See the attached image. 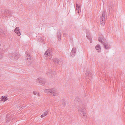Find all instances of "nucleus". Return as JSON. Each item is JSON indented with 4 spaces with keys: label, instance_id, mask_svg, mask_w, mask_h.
<instances>
[{
    "label": "nucleus",
    "instance_id": "nucleus-10",
    "mask_svg": "<svg viewBox=\"0 0 125 125\" xmlns=\"http://www.w3.org/2000/svg\"><path fill=\"white\" fill-rule=\"evenodd\" d=\"M14 31L18 36H20V31L18 27H17L15 28Z\"/></svg>",
    "mask_w": 125,
    "mask_h": 125
},
{
    "label": "nucleus",
    "instance_id": "nucleus-7",
    "mask_svg": "<svg viewBox=\"0 0 125 125\" xmlns=\"http://www.w3.org/2000/svg\"><path fill=\"white\" fill-rule=\"evenodd\" d=\"M37 83H39L42 85H44L45 83V80L42 78H38L36 80Z\"/></svg>",
    "mask_w": 125,
    "mask_h": 125
},
{
    "label": "nucleus",
    "instance_id": "nucleus-12",
    "mask_svg": "<svg viewBox=\"0 0 125 125\" xmlns=\"http://www.w3.org/2000/svg\"><path fill=\"white\" fill-rule=\"evenodd\" d=\"M15 59H18L19 57V54L18 53H15L12 54Z\"/></svg>",
    "mask_w": 125,
    "mask_h": 125
},
{
    "label": "nucleus",
    "instance_id": "nucleus-20",
    "mask_svg": "<svg viewBox=\"0 0 125 125\" xmlns=\"http://www.w3.org/2000/svg\"><path fill=\"white\" fill-rule=\"evenodd\" d=\"M95 49L97 50H99L101 49L100 45H97L95 47Z\"/></svg>",
    "mask_w": 125,
    "mask_h": 125
},
{
    "label": "nucleus",
    "instance_id": "nucleus-22",
    "mask_svg": "<svg viewBox=\"0 0 125 125\" xmlns=\"http://www.w3.org/2000/svg\"><path fill=\"white\" fill-rule=\"evenodd\" d=\"M39 40H40L41 41H44V39L43 38L40 37L39 39Z\"/></svg>",
    "mask_w": 125,
    "mask_h": 125
},
{
    "label": "nucleus",
    "instance_id": "nucleus-21",
    "mask_svg": "<svg viewBox=\"0 0 125 125\" xmlns=\"http://www.w3.org/2000/svg\"><path fill=\"white\" fill-rule=\"evenodd\" d=\"M3 56V53L0 52V59L2 58Z\"/></svg>",
    "mask_w": 125,
    "mask_h": 125
},
{
    "label": "nucleus",
    "instance_id": "nucleus-14",
    "mask_svg": "<svg viewBox=\"0 0 125 125\" xmlns=\"http://www.w3.org/2000/svg\"><path fill=\"white\" fill-rule=\"evenodd\" d=\"M53 61L54 64H58L59 63L60 61L57 59H54L53 60Z\"/></svg>",
    "mask_w": 125,
    "mask_h": 125
},
{
    "label": "nucleus",
    "instance_id": "nucleus-25",
    "mask_svg": "<svg viewBox=\"0 0 125 125\" xmlns=\"http://www.w3.org/2000/svg\"><path fill=\"white\" fill-rule=\"evenodd\" d=\"M8 13L9 14H10V15H11V13L10 12H9V11L8 12Z\"/></svg>",
    "mask_w": 125,
    "mask_h": 125
},
{
    "label": "nucleus",
    "instance_id": "nucleus-17",
    "mask_svg": "<svg viewBox=\"0 0 125 125\" xmlns=\"http://www.w3.org/2000/svg\"><path fill=\"white\" fill-rule=\"evenodd\" d=\"M86 37L89 40H91L92 38L91 35L90 34L87 33Z\"/></svg>",
    "mask_w": 125,
    "mask_h": 125
},
{
    "label": "nucleus",
    "instance_id": "nucleus-1",
    "mask_svg": "<svg viewBox=\"0 0 125 125\" xmlns=\"http://www.w3.org/2000/svg\"><path fill=\"white\" fill-rule=\"evenodd\" d=\"M74 102L76 106L78 108V111L81 114H83V116L86 117V109L84 105L82 103L80 100V99L78 97H76L74 100Z\"/></svg>",
    "mask_w": 125,
    "mask_h": 125
},
{
    "label": "nucleus",
    "instance_id": "nucleus-15",
    "mask_svg": "<svg viewBox=\"0 0 125 125\" xmlns=\"http://www.w3.org/2000/svg\"><path fill=\"white\" fill-rule=\"evenodd\" d=\"M49 111L48 110H47L46 112H44V114L42 115L41 116V118H43L47 115Z\"/></svg>",
    "mask_w": 125,
    "mask_h": 125
},
{
    "label": "nucleus",
    "instance_id": "nucleus-30",
    "mask_svg": "<svg viewBox=\"0 0 125 125\" xmlns=\"http://www.w3.org/2000/svg\"><path fill=\"white\" fill-rule=\"evenodd\" d=\"M1 46V44H0V46Z\"/></svg>",
    "mask_w": 125,
    "mask_h": 125
},
{
    "label": "nucleus",
    "instance_id": "nucleus-26",
    "mask_svg": "<svg viewBox=\"0 0 125 125\" xmlns=\"http://www.w3.org/2000/svg\"><path fill=\"white\" fill-rule=\"evenodd\" d=\"M90 43H92V40H90Z\"/></svg>",
    "mask_w": 125,
    "mask_h": 125
},
{
    "label": "nucleus",
    "instance_id": "nucleus-8",
    "mask_svg": "<svg viewBox=\"0 0 125 125\" xmlns=\"http://www.w3.org/2000/svg\"><path fill=\"white\" fill-rule=\"evenodd\" d=\"M85 75L87 78L88 79L90 80L92 77V74L91 72L89 70H87L86 71Z\"/></svg>",
    "mask_w": 125,
    "mask_h": 125
},
{
    "label": "nucleus",
    "instance_id": "nucleus-2",
    "mask_svg": "<svg viewBox=\"0 0 125 125\" xmlns=\"http://www.w3.org/2000/svg\"><path fill=\"white\" fill-rule=\"evenodd\" d=\"M44 92L54 96H57L59 95L58 91L55 88H53L46 89L44 90Z\"/></svg>",
    "mask_w": 125,
    "mask_h": 125
},
{
    "label": "nucleus",
    "instance_id": "nucleus-5",
    "mask_svg": "<svg viewBox=\"0 0 125 125\" xmlns=\"http://www.w3.org/2000/svg\"><path fill=\"white\" fill-rule=\"evenodd\" d=\"M56 72L52 69H49L46 73V75L49 77H53L55 75Z\"/></svg>",
    "mask_w": 125,
    "mask_h": 125
},
{
    "label": "nucleus",
    "instance_id": "nucleus-16",
    "mask_svg": "<svg viewBox=\"0 0 125 125\" xmlns=\"http://www.w3.org/2000/svg\"><path fill=\"white\" fill-rule=\"evenodd\" d=\"M7 100V97L5 96H2L1 99V101H5Z\"/></svg>",
    "mask_w": 125,
    "mask_h": 125
},
{
    "label": "nucleus",
    "instance_id": "nucleus-23",
    "mask_svg": "<svg viewBox=\"0 0 125 125\" xmlns=\"http://www.w3.org/2000/svg\"><path fill=\"white\" fill-rule=\"evenodd\" d=\"M33 93L34 95H36L37 94V92L36 91H34L33 92Z\"/></svg>",
    "mask_w": 125,
    "mask_h": 125
},
{
    "label": "nucleus",
    "instance_id": "nucleus-18",
    "mask_svg": "<svg viewBox=\"0 0 125 125\" xmlns=\"http://www.w3.org/2000/svg\"><path fill=\"white\" fill-rule=\"evenodd\" d=\"M61 34L59 33H58L57 34V38L59 40H60L61 39Z\"/></svg>",
    "mask_w": 125,
    "mask_h": 125
},
{
    "label": "nucleus",
    "instance_id": "nucleus-24",
    "mask_svg": "<svg viewBox=\"0 0 125 125\" xmlns=\"http://www.w3.org/2000/svg\"><path fill=\"white\" fill-rule=\"evenodd\" d=\"M79 6H80L79 5L78 6V4H76V8L78 7H79Z\"/></svg>",
    "mask_w": 125,
    "mask_h": 125
},
{
    "label": "nucleus",
    "instance_id": "nucleus-11",
    "mask_svg": "<svg viewBox=\"0 0 125 125\" xmlns=\"http://www.w3.org/2000/svg\"><path fill=\"white\" fill-rule=\"evenodd\" d=\"M76 52V48H72L71 52L70 55L73 57L74 56Z\"/></svg>",
    "mask_w": 125,
    "mask_h": 125
},
{
    "label": "nucleus",
    "instance_id": "nucleus-27",
    "mask_svg": "<svg viewBox=\"0 0 125 125\" xmlns=\"http://www.w3.org/2000/svg\"><path fill=\"white\" fill-rule=\"evenodd\" d=\"M38 96H40V94H38Z\"/></svg>",
    "mask_w": 125,
    "mask_h": 125
},
{
    "label": "nucleus",
    "instance_id": "nucleus-4",
    "mask_svg": "<svg viewBox=\"0 0 125 125\" xmlns=\"http://www.w3.org/2000/svg\"><path fill=\"white\" fill-rule=\"evenodd\" d=\"M105 14V12L103 11L102 12V16L100 18V24L104 26V25L105 19L106 18Z\"/></svg>",
    "mask_w": 125,
    "mask_h": 125
},
{
    "label": "nucleus",
    "instance_id": "nucleus-19",
    "mask_svg": "<svg viewBox=\"0 0 125 125\" xmlns=\"http://www.w3.org/2000/svg\"><path fill=\"white\" fill-rule=\"evenodd\" d=\"M76 9L77 12L78 13H79L80 12V6H79L77 8H76Z\"/></svg>",
    "mask_w": 125,
    "mask_h": 125
},
{
    "label": "nucleus",
    "instance_id": "nucleus-6",
    "mask_svg": "<svg viewBox=\"0 0 125 125\" xmlns=\"http://www.w3.org/2000/svg\"><path fill=\"white\" fill-rule=\"evenodd\" d=\"M51 53L49 49H48L44 54V58L45 59H51L52 57Z\"/></svg>",
    "mask_w": 125,
    "mask_h": 125
},
{
    "label": "nucleus",
    "instance_id": "nucleus-28",
    "mask_svg": "<svg viewBox=\"0 0 125 125\" xmlns=\"http://www.w3.org/2000/svg\"><path fill=\"white\" fill-rule=\"evenodd\" d=\"M22 109H23L24 108V106L22 107Z\"/></svg>",
    "mask_w": 125,
    "mask_h": 125
},
{
    "label": "nucleus",
    "instance_id": "nucleus-3",
    "mask_svg": "<svg viewBox=\"0 0 125 125\" xmlns=\"http://www.w3.org/2000/svg\"><path fill=\"white\" fill-rule=\"evenodd\" d=\"M104 39L102 35L100 36L98 38V40L101 43L103 44L105 48L106 49H109L110 48V45L107 43H103L102 41V40H104Z\"/></svg>",
    "mask_w": 125,
    "mask_h": 125
},
{
    "label": "nucleus",
    "instance_id": "nucleus-13",
    "mask_svg": "<svg viewBox=\"0 0 125 125\" xmlns=\"http://www.w3.org/2000/svg\"><path fill=\"white\" fill-rule=\"evenodd\" d=\"M113 7L112 6H109V14H111L113 11Z\"/></svg>",
    "mask_w": 125,
    "mask_h": 125
},
{
    "label": "nucleus",
    "instance_id": "nucleus-9",
    "mask_svg": "<svg viewBox=\"0 0 125 125\" xmlns=\"http://www.w3.org/2000/svg\"><path fill=\"white\" fill-rule=\"evenodd\" d=\"M27 55L26 57V62L28 65H30L31 64V61L30 59V55L29 54H26Z\"/></svg>",
    "mask_w": 125,
    "mask_h": 125
},
{
    "label": "nucleus",
    "instance_id": "nucleus-29",
    "mask_svg": "<svg viewBox=\"0 0 125 125\" xmlns=\"http://www.w3.org/2000/svg\"><path fill=\"white\" fill-rule=\"evenodd\" d=\"M1 30L0 29V34H1V33H0Z\"/></svg>",
    "mask_w": 125,
    "mask_h": 125
}]
</instances>
